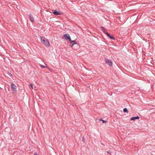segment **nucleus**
I'll use <instances>...</instances> for the list:
<instances>
[{"label": "nucleus", "instance_id": "obj_5", "mask_svg": "<svg viewBox=\"0 0 155 155\" xmlns=\"http://www.w3.org/2000/svg\"><path fill=\"white\" fill-rule=\"evenodd\" d=\"M65 39L67 40H68L69 41H71V38L69 34H66L63 36Z\"/></svg>", "mask_w": 155, "mask_h": 155}, {"label": "nucleus", "instance_id": "obj_7", "mask_svg": "<svg viewBox=\"0 0 155 155\" xmlns=\"http://www.w3.org/2000/svg\"><path fill=\"white\" fill-rule=\"evenodd\" d=\"M52 11L53 14L55 15H61L62 14L59 12L57 11V10H53Z\"/></svg>", "mask_w": 155, "mask_h": 155}, {"label": "nucleus", "instance_id": "obj_17", "mask_svg": "<svg viewBox=\"0 0 155 155\" xmlns=\"http://www.w3.org/2000/svg\"><path fill=\"white\" fill-rule=\"evenodd\" d=\"M34 155H38V154H37V153H36V152H35V153H34Z\"/></svg>", "mask_w": 155, "mask_h": 155}, {"label": "nucleus", "instance_id": "obj_1", "mask_svg": "<svg viewBox=\"0 0 155 155\" xmlns=\"http://www.w3.org/2000/svg\"><path fill=\"white\" fill-rule=\"evenodd\" d=\"M41 40V42L44 44V45L47 47L50 46V44L48 40L44 37L40 36Z\"/></svg>", "mask_w": 155, "mask_h": 155}, {"label": "nucleus", "instance_id": "obj_11", "mask_svg": "<svg viewBox=\"0 0 155 155\" xmlns=\"http://www.w3.org/2000/svg\"><path fill=\"white\" fill-rule=\"evenodd\" d=\"M100 120L102 121L103 123H104L107 122V121H106L103 120L102 118H101L100 119Z\"/></svg>", "mask_w": 155, "mask_h": 155}, {"label": "nucleus", "instance_id": "obj_8", "mask_svg": "<svg viewBox=\"0 0 155 155\" xmlns=\"http://www.w3.org/2000/svg\"><path fill=\"white\" fill-rule=\"evenodd\" d=\"M139 118V117L138 116H137L136 117H132L130 118V119L131 120L134 121L136 119H138Z\"/></svg>", "mask_w": 155, "mask_h": 155}, {"label": "nucleus", "instance_id": "obj_9", "mask_svg": "<svg viewBox=\"0 0 155 155\" xmlns=\"http://www.w3.org/2000/svg\"><path fill=\"white\" fill-rule=\"evenodd\" d=\"M29 16L30 17V20L32 22H33L34 21V19L32 15L31 14H30L29 15Z\"/></svg>", "mask_w": 155, "mask_h": 155}, {"label": "nucleus", "instance_id": "obj_13", "mask_svg": "<svg viewBox=\"0 0 155 155\" xmlns=\"http://www.w3.org/2000/svg\"><path fill=\"white\" fill-rule=\"evenodd\" d=\"M40 66L41 67L43 68H46V67L45 66H44V65H42L41 64H40Z\"/></svg>", "mask_w": 155, "mask_h": 155}, {"label": "nucleus", "instance_id": "obj_12", "mask_svg": "<svg viewBox=\"0 0 155 155\" xmlns=\"http://www.w3.org/2000/svg\"><path fill=\"white\" fill-rule=\"evenodd\" d=\"M100 28H101L102 29V31H103V30H105L106 29H105V28L102 27V26H101L100 27Z\"/></svg>", "mask_w": 155, "mask_h": 155}, {"label": "nucleus", "instance_id": "obj_15", "mask_svg": "<svg viewBox=\"0 0 155 155\" xmlns=\"http://www.w3.org/2000/svg\"><path fill=\"white\" fill-rule=\"evenodd\" d=\"M8 75L10 77H12V74L11 73L8 72Z\"/></svg>", "mask_w": 155, "mask_h": 155}, {"label": "nucleus", "instance_id": "obj_3", "mask_svg": "<svg viewBox=\"0 0 155 155\" xmlns=\"http://www.w3.org/2000/svg\"><path fill=\"white\" fill-rule=\"evenodd\" d=\"M103 32L106 34L110 39L114 40H115V38L113 36L111 35L110 34H109L106 30H103Z\"/></svg>", "mask_w": 155, "mask_h": 155}, {"label": "nucleus", "instance_id": "obj_16", "mask_svg": "<svg viewBox=\"0 0 155 155\" xmlns=\"http://www.w3.org/2000/svg\"><path fill=\"white\" fill-rule=\"evenodd\" d=\"M30 86H31V87L33 89V85L32 84H30Z\"/></svg>", "mask_w": 155, "mask_h": 155}, {"label": "nucleus", "instance_id": "obj_6", "mask_svg": "<svg viewBox=\"0 0 155 155\" xmlns=\"http://www.w3.org/2000/svg\"><path fill=\"white\" fill-rule=\"evenodd\" d=\"M105 61L106 63L109 66H112V62L110 60H109L105 58Z\"/></svg>", "mask_w": 155, "mask_h": 155}, {"label": "nucleus", "instance_id": "obj_10", "mask_svg": "<svg viewBox=\"0 0 155 155\" xmlns=\"http://www.w3.org/2000/svg\"><path fill=\"white\" fill-rule=\"evenodd\" d=\"M123 111L124 113H128V112L127 109L126 108H124L123 109Z\"/></svg>", "mask_w": 155, "mask_h": 155}, {"label": "nucleus", "instance_id": "obj_2", "mask_svg": "<svg viewBox=\"0 0 155 155\" xmlns=\"http://www.w3.org/2000/svg\"><path fill=\"white\" fill-rule=\"evenodd\" d=\"M70 41L69 46L72 47L73 46H75L77 47H79L76 41L75 40L72 41L71 40V41Z\"/></svg>", "mask_w": 155, "mask_h": 155}, {"label": "nucleus", "instance_id": "obj_14", "mask_svg": "<svg viewBox=\"0 0 155 155\" xmlns=\"http://www.w3.org/2000/svg\"><path fill=\"white\" fill-rule=\"evenodd\" d=\"M85 138L84 137H82V141H83V142L84 143V142H85Z\"/></svg>", "mask_w": 155, "mask_h": 155}, {"label": "nucleus", "instance_id": "obj_4", "mask_svg": "<svg viewBox=\"0 0 155 155\" xmlns=\"http://www.w3.org/2000/svg\"><path fill=\"white\" fill-rule=\"evenodd\" d=\"M11 88L12 89V90L13 91H14L15 93L16 92V91H17L16 87L14 84L13 83H11Z\"/></svg>", "mask_w": 155, "mask_h": 155}, {"label": "nucleus", "instance_id": "obj_18", "mask_svg": "<svg viewBox=\"0 0 155 155\" xmlns=\"http://www.w3.org/2000/svg\"><path fill=\"white\" fill-rule=\"evenodd\" d=\"M107 152L108 153H110V151H107Z\"/></svg>", "mask_w": 155, "mask_h": 155}]
</instances>
